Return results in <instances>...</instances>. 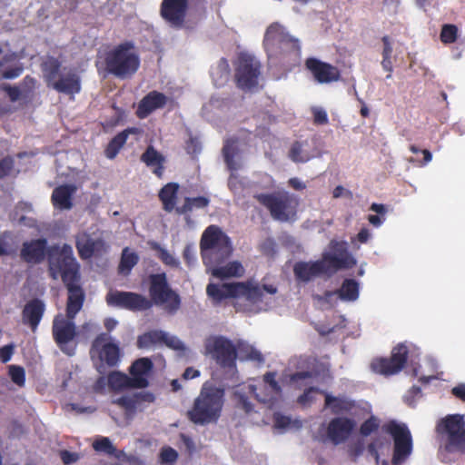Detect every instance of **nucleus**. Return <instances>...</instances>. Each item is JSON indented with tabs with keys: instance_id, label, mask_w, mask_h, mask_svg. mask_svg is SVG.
<instances>
[{
	"instance_id": "ea45409f",
	"label": "nucleus",
	"mask_w": 465,
	"mask_h": 465,
	"mask_svg": "<svg viewBox=\"0 0 465 465\" xmlns=\"http://www.w3.org/2000/svg\"><path fill=\"white\" fill-rule=\"evenodd\" d=\"M165 338V332L163 331H150L142 335L137 339V346L139 348H149L157 343H163Z\"/></svg>"
},
{
	"instance_id": "bf43d9fd",
	"label": "nucleus",
	"mask_w": 465,
	"mask_h": 465,
	"mask_svg": "<svg viewBox=\"0 0 465 465\" xmlns=\"http://www.w3.org/2000/svg\"><path fill=\"white\" fill-rule=\"evenodd\" d=\"M183 258L188 266H191L195 262V248L193 244L188 243L185 245L183 252Z\"/></svg>"
},
{
	"instance_id": "b1692460",
	"label": "nucleus",
	"mask_w": 465,
	"mask_h": 465,
	"mask_svg": "<svg viewBox=\"0 0 465 465\" xmlns=\"http://www.w3.org/2000/svg\"><path fill=\"white\" fill-rule=\"evenodd\" d=\"M325 268L320 260L315 262H298L293 266V273L296 280L307 282L314 277L324 274Z\"/></svg>"
},
{
	"instance_id": "20e7f679",
	"label": "nucleus",
	"mask_w": 465,
	"mask_h": 465,
	"mask_svg": "<svg viewBox=\"0 0 465 465\" xmlns=\"http://www.w3.org/2000/svg\"><path fill=\"white\" fill-rule=\"evenodd\" d=\"M275 294L277 288L273 285L263 284L260 286L251 281L230 283H209L206 293L213 305H219L226 299H244L252 304L262 301L263 292Z\"/></svg>"
},
{
	"instance_id": "0e129e2a",
	"label": "nucleus",
	"mask_w": 465,
	"mask_h": 465,
	"mask_svg": "<svg viewBox=\"0 0 465 465\" xmlns=\"http://www.w3.org/2000/svg\"><path fill=\"white\" fill-rule=\"evenodd\" d=\"M319 390L315 387H310L304 391V392L299 396L298 402L301 404H306L313 401V393Z\"/></svg>"
},
{
	"instance_id": "f03ea898",
	"label": "nucleus",
	"mask_w": 465,
	"mask_h": 465,
	"mask_svg": "<svg viewBox=\"0 0 465 465\" xmlns=\"http://www.w3.org/2000/svg\"><path fill=\"white\" fill-rule=\"evenodd\" d=\"M48 272L52 279L61 277L68 291L65 316L74 318L82 309L84 293L78 285L79 264L74 257L73 248L68 244L53 245L48 252Z\"/></svg>"
},
{
	"instance_id": "603ef678",
	"label": "nucleus",
	"mask_w": 465,
	"mask_h": 465,
	"mask_svg": "<svg viewBox=\"0 0 465 465\" xmlns=\"http://www.w3.org/2000/svg\"><path fill=\"white\" fill-rule=\"evenodd\" d=\"M15 167V160L12 156H5L0 160V180L8 176Z\"/></svg>"
},
{
	"instance_id": "4c0bfd02",
	"label": "nucleus",
	"mask_w": 465,
	"mask_h": 465,
	"mask_svg": "<svg viewBox=\"0 0 465 465\" xmlns=\"http://www.w3.org/2000/svg\"><path fill=\"white\" fill-rule=\"evenodd\" d=\"M333 256H336L341 259H346L348 262H351L353 265H356V259L352 256V254L349 252L348 243L344 241H336L331 240L329 243V252Z\"/></svg>"
},
{
	"instance_id": "13d9d810",
	"label": "nucleus",
	"mask_w": 465,
	"mask_h": 465,
	"mask_svg": "<svg viewBox=\"0 0 465 465\" xmlns=\"http://www.w3.org/2000/svg\"><path fill=\"white\" fill-rule=\"evenodd\" d=\"M163 343H164L167 347L176 351H182L184 349L183 343L178 338L175 336H170L166 332Z\"/></svg>"
},
{
	"instance_id": "aec40b11",
	"label": "nucleus",
	"mask_w": 465,
	"mask_h": 465,
	"mask_svg": "<svg viewBox=\"0 0 465 465\" xmlns=\"http://www.w3.org/2000/svg\"><path fill=\"white\" fill-rule=\"evenodd\" d=\"M45 312V302L38 298L28 301L22 310V322L35 332Z\"/></svg>"
},
{
	"instance_id": "7ed1b4c3",
	"label": "nucleus",
	"mask_w": 465,
	"mask_h": 465,
	"mask_svg": "<svg viewBox=\"0 0 465 465\" xmlns=\"http://www.w3.org/2000/svg\"><path fill=\"white\" fill-rule=\"evenodd\" d=\"M98 69L119 79L131 78L140 67V57L133 42L125 41L99 56Z\"/></svg>"
},
{
	"instance_id": "0eeeda50",
	"label": "nucleus",
	"mask_w": 465,
	"mask_h": 465,
	"mask_svg": "<svg viewBox=\"0 0 465 465\" xmlns=\"http://www.w3.org/2000/svg\"><path fill=\"white\" fill-rule=\"evenodd\" d=\"M263 46L270 57H299L301 54L300 41L291 35L285 27L277 22L267 27L263 38Z\"/></svg>"
},
{
	"instance_id": "09e8293b",
	"label": "nucleus",
	"mask_w": 465,
	"mask_h": 465,
	"mask_svg": "<svg viewBox=\"0 0 465 465\" xmlns=\"http://www.w3.org/2000/svg\"><path fill=\"white\" fill-rule=\"evenodd\" d=\"M8 369L12 381L19 387H24L25 384V369L18 365H10Z\"/></svg>"
},
{
	"instance_id": "4be33fe9",
	"label": "nucleus",
	"mask_w": 465,
	"mask_h": 465,
	"mask_svg": "<svg viewBox=\"0 0 465 465\" xmlns=\"http://www.w3.org/2000/svg\"><path fill=\"white\" fill-rule=\"evenodd\" d=\"M5 46L8 52L0 59V79H15L23 74L24 65L17 53L9 50V44L5 43Z\"/></svg>"
},
{
	"instance_id": "a19ab883",
	"label": "nucleus",
	"mask_w": 465,
	"mask_h": 465,
	"mask_svg": "<svg viewBox=\"0 0 465 465\" xmlns=\"http://www.w3.org/2000/svg\"><path fill=\"white\" fill-rule=\"evenodd\" d=\"M93 448L97 452H103L110 456H114L117 459H120L122 455H124V451L117 450L114 446L112 444L108 438H101L94 441Z\"/></svg>"
},
{
	"instance_id": "7c9ffc66",
	"label": "nucleus",
	"mask_w": 465,
	"mask_h": 465,
	"mask_svg": "<svg viewBox=\"0 0 465 465\" xmlns=\"http://www.w3.org/2000/svg\"><path fill=\"white\" fill-rule=\"evenodd\" d=\"M153 368V364L149 358H140L133 362L129 371L132 379H142L143 386L136 389L146 388L149 385L148 376Z\"/></svg>"
},
{
	"instance_id": "de8ad7c7",
	"label": "nucleus",
	"mask_w": 465,
	"mask_h": 465,
	"mask_svg": "<svg viewBox=\"0 0 465 465\" xmlns=\"http://www.w3.org/2000/svg\"><path fill=\"white\" fill-rule=\"evenodd\" d=\"M153 248L158 251V257L163 264L172 268H178L179 261L173 257L167 250L162 248L158 243H153Z\"/></svg>"
},
{
	"instance_id": "052dcab7",
	"label": "nucleus",
	"mask_w": 465,
	"mask_h": 465,
	"mask_svg": "<svg viewBox=\"0 0 465 465\" xmlns=\"http://www.w3.org/2000/svg\"><path fill=\"white\" fill-rule=\"evenodd\" d=\"M273 421L275 428L285 429L291 424V419L288 416L282 415L279 412L274 413Z\"/></svg>"
},
{
	"instance_id": "6e6552de",
	"label": "nucleus",
	"mask_w": 465,
	"mask_h": 465,
	"mask_svg": "<svg viewBox=\"0 0 465 465\" xmlns=\"http://www.w3.org/2000/svg\"><path fill=\"white\" fill-rule=\"evenodd\" d=\"M43 77L46 85L61 94H74L80 92L79 76L73 72L59 74L61 62L53 56H48L41 64Z\"/></svg>"
},
{
	"instance_id": "4468645a",
	"label": "nucleus",
	"mask_w": 465,
	"mask_h": 465,
	"mask_svg": "<svg viewBox=\"0 0 465 465\" xmlns=\"http://www.w3.org/2000/svg\"><path fill=\"white\" fill-rule=\"evenodd\" d=\"M261 63L252 55L241 54L234 68V79L238 88L248 91L258 85Z\"/></svg>"
},
{
	"instance_id": "6ab92c4d",
	"label": "nucleus",
	"mask_w": 465,
	"mask_h": 465,
	"mask_svg": "<svg viewBox=\"0 0 465 465\" xmlns=\"http://www.w3.org/2000/svg\"><path fill=\"white\" fill-rule=\"evenodd\" d=\"M53 246L47 248V240L39 238L25 242L20 251V257L27 263L38 264L45 260V255Z\"/></svg>"
},
{
	"instance_id": "e2e57ef3",
	"label": "nucleus",
	"mask_w": 465,
	"mask_h": 465,
	"mask_svg": "<svg viewBox=\"0 0 465 465\" xmlns=\"http://www.w3.org/2000/svg\"><path fill=\"white\" fill-rule=\"evenodd\" d=\"M60 458L64 464L69 465L76 462L79 459V456L75 452L64 450L60 451Z\"/></svg>"
},
{
	"instance_id": "39448f33",
	"label": "nucleus",
	"mask_w": 465,
	"mask_h": 465,
	"mask_svg": "<svg viewBox=\"0 0 465 465\" xmlns=\"http://www.w3.org/2000/svg\"><path fill=\"white\" fill-rule=\"evenodd\" d=\"M223 403L224 390L205 383L192 408L187 411V418L196 425L214 423L221 416Z\"/></svg>"
},
{
	"instance_id": "37998d69",
	"label": "nucleus",
	"mask_w": 465,
	"mask_h": 465,
	"mask_svg": "<svg viewBox=\"0 0 465 465\" xmlns=\"http://www.w3.org/2000/svg\"><path fill=\"white\" fill-rule=\"evenodd\" d=\"M459 28L456 25L453 24H444L441 26L440 39V42L444 45H450L457 41L458 39Z\"/></svg>"
},
{
	"instance_id": "f257e3e1",
	"label": "nucleus",
	"mask_w": 465,
	"mask_h": 465,
	"mask_svg": "<svg viewBox=\"0 0 465 465\" xmlns=\"http://www.w3.org/2000/svg\"><path fill=\"white\" fill-rule=\"evenodd\" d=\"M149 282L150 299L136 292L111 291L106 295V302L109 306L132 312L146 311L155 304L163 306L168 314H175L181 308L182 300L170 286L165 272L151 274Z\"/></svg>"
},
{
	"instance_id": "79ce46f5",
	"label": "nucleus",
	"mask_w": 465,
	"mask_h": 465,
	"mask_svg": "<svg viewBox=\"0 0 465 465\" xmlns=\"http://www.w3.org/2000/svg\"><path fill=\"white\" fill-rule=\"evenodd\" d=\"M113 403L123 408L127 414H133L139 409L135 393L116 398L113 401Z\"/></svg>"
},
{
	"instance_id": "e433bc0d",
	"label": "nucleus",
	"mask_w": 465,
	"mask_h": 465,
	"mask_svg": "<svg viewBox=\"0 0 465 465\" xmlns=\"http://www.w3.org/2000/svg\"><path fill=\"white\" fill-rule=\"evenodd\" d=\"M336 292L342 301H356L359 297V283L353 279H345Z\"/></svg>"
},
{
	"instance_id": "423d86ee",
	"label": "nucleus",
	"mask_w": 465,
	"mask_h": 465,
	"mask_svg": "<svg viewBox=\"0 0 465 465\" xmlns=\"http://www.w3.org/2000/svg\"><path fill=\"white\" fill-rule=\"evenodd\" d=\"M200 249L205 266L222 264L232 252L229 236L217 225H210L204 230L200 241Z\"/></svg>"
},
{
	"instance_id": "1a4fd4ad",
	"label": "nucleus",
	"mask_w": 465,
	"mask_h": 465,
	"mask_svg": "<svg viewBox=\"0 0 465 465\" xmlns=\"http://www.w3.org/2000/svg\"><path fill=\"white\" fill-rule=\"evenodd\" d=\"M382 430L389 434L393 440L392 465H401L411 455L413 450V440L411 432L405 423L391 420L381 427Z\"/></svg>"
},
{
	"instance_id": "5fc2aeb1",
	"label": "nucleus",
	"mask_w": 465,
	"mask_h": 465,
	"mask_svg": "<svg viewBox=\"0 0 465 465\" xmlns=\"http://www.w3.org/2000/svg\"><path fill=\"white\" fill-rule=\"evenodd\" d=\"M36 81L34 77L30 75H26L22 83L20 90L23 94L24 98H27L32 93L34 92V89L35 87Z\"/></svg>"
},
{
	"instance_id": "cd10ccee",
	"label": "nucleus",
	"mask_w": 465,
	"mask_h": 465,
	"mask_svg": "<svg viewBox=\"0 0 465 465\" xmlns=\"http://www.w3.org/2000/svg\"><path fill=\"white\" fill-rule=\"evenodd\" d=\"M324 405L330 408L332 414L341 415L351 413L356 407V402L345 396H332L326 393Z\"/></svg>"
},
{
	"instance_id": "864d4df0",
	"label": "nucleus",
	"mask_w": 465,
	"mask_h": 465,
	"mask_svg": "<svg viewBox=\"0 0 465 465\" xmlns=\"http://www.w3.org/2000/svg\"><path fill=\"white\" fill-rule=\"evenodd\" d=\"M385 443V440L381 438L374 439L371 443L367 446V450L370 455L374 458L376 463L380 460V453L379 450L382 448Z\"/></svg>"
},
{
	"instance_id": "412c9836",
	"label": "nucleus",
	"mask_w": 465,
	"mask_h": 465,
	"mask_svg": "<svg viewBox=\"0 0 465 465\" xmlns=\"http://www.w3.org/2000/svg\"><path fill=\"white\" fill-rule=\"evenodd\" d=\"M168 102V97L158 91H151L139 102L135 114L139 119L148 117L157 109L163 108Z\"/></svg>"
},
{
	"instance_id": "58836bf2",
	"label": "nucleus",
	"mask_w": 465,
	"mask_h": 465,
	"mask_svg": "<svg viewBox=\"0 0 465 465\" xmlns=\"http://www.w3.org/2000/svg\"><path fill=\"white\" fill-rule=\"evenodd\" d=\"M210 200L205 196L185 197L182 206L176 207L175 211L178 214H185L192 212L194 208L203 209L209 205Z\"/></svg>"
},
{
	"instance_id": "473e14b6",
	"label": "nucleus",
	"mask_w": 465,
	"mask_h": 465,
	"mask_svg": "<svg viewBox=\"0 0 465 465\" xmlns=\"http://www.w3.org/2000/svg\"><path fill=\"white\" fill-rule=\"evenodd\" d=\"M320 262H322V266L325 268L323 273L328 275H331L340 270L351 269L355 266L351 262H348L346 259H340L328 252L322 253Z\"/></svg>"
},
{
	"instance_id": "c756f323",
	"label": "nucleus",
	"mask_w": 465,
	"mask_h": 465,
	"mask_svg": "<svg viewBox=\"0 0 465 465\" xmlns=\"http://www.w3.org/2000/svg\"><path fill=\"white\" fill-rule=\"evenodd\" d=\"M142 381V379H132L130 376L119 371L111 372L107 378L108 386L113 391L143 386L144 383Z\"/></svg>"
},
{
	"instance_id": "c9c22d12",
	"label": "nucleus",
	"mask_w": 465,
	"mask_h": 465,
	"mask_svg": "<svg viewBox=\"0 0 465 465\" xmlns=\"http://www.w3.org/2000/svg\"><path fill=\"white\" fill-rule=\"evenodd\" d=\"M99 358L102 362H104L108 367H114L120 360V349L114 343H105L100 352Z\"/></svg>"
},
{
	"instance_id": "72a5a7b5",
	"label": "nucleus",
	"mask_w": 465,
	"mask_h": 465,
	"mask_svg": "<svg viewBox=\"0 0 465 465\" xmlns=\"http://www.w3.org/2000/svg\"><path fill=\"white\" fill-rule=\"evenodd\" d=\"M179 185L175 183L165 184L159 192V199L163 203V210L171 213L174 210Z\"/></svg>"
},
{
	"instance_id": "9d476101",
	"label": "nucleus",
	"mask_w": 465,
	"mask_h": 465,
	"mask_svg": "<svg viewBox=\"0 0 465 465\" xmlns=\"http://www.w3.org/2000/svg\"><path fill=\"white\" fill-rule=\"evenodd\" d=\"M74 319L58 313L52 323L53 339L61 351L67 356H74L76 352L79 331Z\"/></svg>"
},
{
	"instance_id": "4d7b16f0",
	"label": "nucleus",
	"mask_w": 465,
	"mask_h": 465,
	"mask_svg": "<svg viewBox=\"0 0 465 465\" xmlns=\"http://www.w3.org/2000/svg\"><path fill=\"white\" fill-rule=\"evenodd\" d=\"M313 123L317 125H324L328 124V114L322 108H313Z\"/></svg>"
},
{
	"instance_id": "f3484780",
	"label": "nucleus",
	"mask_w": 465,
	"mask_h": 465,
	"mask_svg": "<svg viewBox=\"0 0 465 465\" xmlns=\"http://www.w3.org/2000/svg\"><path fill=\"white\" fill-rule=\"evenodd\" d=\"M305 69L318 84H331L341 79L340 69L316 57H308L304 63Z\"/></svg>"
},
{
	"instance_id": "774afa93",
	"label": "nucleus",
	"mask_w": 465,
	"mask_h": 465,
	"mask_svg": "<svg viewBox=\"0 0 465 465\" xmlns=\"http://www.w3.org/2000/svg\"><path fill=\"white\" fill-rule=\"evenodd\" d=\"M451 393L460 401L465 402V383H460L452 388Z\"/></svg>"
},
{
	"instance_id": "6e6d98bb",
	"label": "nucleus",
	"mask_w": 465,
	"mask_h": 465,
	"mask_svg": "<svg viewBox=\"0 0 465 465\" xmlns=\"http://www.w3.org/2000/svg\"><path fill=\"white\" fill-rule=\"evenodd\" d=\"M76 248L82 260H87V238L85 233L78 236L76 239Z\"/></svg>"
},
{
	"instance_id": "a211bd4d",
	"label": "nucleus",
	"mask_w": 465,
	"mask_h": 465,
	"mask_svg": "<svg viewBox=\"0 0 465 465\" xmlns=\"http://www.w3.org/2000/svg\"><path fill=\"white\" fill-rule=\"evenodd\" d=\"M355 426L356 422L353 419L335 417L328 424L327 436L334 445L341 444L349 439Z\"/></svg>"
},
{
	"instance_id": "49530a36",
	"label": "nucleus",
	"mask_w": 465,
	"mask_h": 465,
	"mask_svg": "<svg viewBox=\"0 0 465 465\" xmlns=\"http://www.w3.org/2000/svg\"><path fill=\"white\" fill-rule=\"evenodd\" d=\"M239 351L241 357H242L244 359L256 361L259 362L263 361L262 354L259 351H257L256 349H254L253 347H252L250 345L239 343L237 351Z\"/></svg>"
},
{
	"instance_id": "393cba45",
	"label": "nucleus",
	"mask_w": 465,
	"mask_h": 465,
	"mask_svg": "<svg viewBox=\"0 0 465 465\" xmlns=\"http://www.w3.org/2000/svg\"><path fill=\"white\" fill-rule=\"evenodd\" d=\"M76 189L74 184H63L55 187L51 196L54 207L59 210H70L73 207V196Z\"/></svg>"
},
{
	"instance_id": "8fccbe9b",
	"label": "nucleus",
	"mask_w": 465,
	"mask_h": 465,
	"mask_svg": "<svg viewBox=\"0 0 465 465\" xmlns=\"http://www.w3.org/2000/svg\"><path fill=\"white\" fill-rule=\"evenodd\" d=\"M178 459L177 451L171 447H164L160 452V460L163 464H173Z\"/></svg>"
},
{
	"instance_id": "9b49d317",
	"label": "nucleus",
	"mask_w": 465,
	"mask_h": 465,
	"mask_svg": "<svg viewBox=\"0 0 465 465\" xmlns=\"http://www.w3.org/2000/svg\"><path fill=\"white\" fill-rule=\"evenodd\" d=\"M254 198L270 212L273 220L288 222L296 215L298 203L288 193H258Z\"/></svg>"
},
{
	"instance_id": "3c124183",
	"label": "nucleus",
	"mask_w": 465,
	"mask_h": 465,
	"mask_svg": "<svg viewBox=\"0 0 465 465\" xmlns=\"http://www.w3.org/2000/svg\"><path fill=\"white\" fill-rule=\"evenodd\" d=\"M0 90L4 91L7 96L9 97V100L12 103L17 102L21 97H23V94L19 87L17 86H12L8 84H3L0 85Z\"/></svg>"
},
{
	"instance_id": "a878e982",
	"label": "nucleus",
	"mask_w": 465,
	"mask_h": 465,
	"mask_svg": "<svg viewBox=\"0 0 465 465\" xmlns=\"http://www.w3.org/2000/svg\"><path fill=\"white\" fill-rule=\"evenodd\" d=\"M109 245L102 239L91 241L89 238V268L94 269V264L101 269L107 266L106 254Z\"/></svg>"
},
{
	"instance_id": "5701e85b",
	"label": "nucleus",
	"mask_w": 465,
	"mask_h": 465,
	"mask_svg": "<svg viewBox=\"0 0 465 465\" xmlns=\"http://www.w3.org/2000/svg\"><path fill=\"white\" fill-rule=\"evenodd\" d=\"M263 382L264 385L262 388L259 389L260 391H257V389L253 388V393L257 401L262 403H268L273 400L274 395L281 392V386L276 381L275 372H266L263 375Z\"/></svg>"
},
{
	"instance_id": "f8f14e48",
	"label": "nucleus",
	"mask_w": 465,
	"mask_h": 465,
	"mask_svg": "<svg viewBox=\"0 0 465 465\" xmlns=\"http://www.w3.org/2000/svg\"><path fill=\"white\" fill-rule=\"evenodd\" d=\"M437 431L446 436L445 450L447 451H465V420L463 415H448L438 423Z\"/></svg>"
},
{
	"instance_id": "a18cd8bd",
	"label": "nucleus",
	"mask_w": 465,
	"mask_h": 465,
	"mask_svg": "<svg viewBox=\"0 0 465 465\" xmlns=\"http://www.w3.org/2000/svg\"><path fill=\"white\" fill-rule=\"evenodd\" d=\"M381 427V420L371 415L366 420H364L360 427V434L362 437H368L371 434L376 432Z\"/></svg>"
},
{
	"instance_id": "2eb2a0df",
	"label": "nucleus",
	"mask_w": 465,
	"mask_h": 465,
	"mask_svg": "<svg viewBox=\"0 0 465 465\" xmlns=\"http://www.w3.org/2000/svg\"><path fill=\"white\" fill-rule=\"evenodd\" d=\"M205 0H163L160 5V15L171 27H184L186 16L191 6H203Z\"/></svg>"
},
{
	"instance_id": "bb28decb",
	"label": "nucleus",
	"mask_w": 465,
	"mask_h": 465,
	"mask_svg": "<svg viewBox=\"0 0 465 465\" xmlns=\"http://www.w3.org/2000/svg\"><path fill=\"white\" fill-rule=\"evenodd\" d=\"M207 271L211 274L220 280H225L232 277H241L244 273V268L238 261H233L220 266V264H213L206 266Z\"/></svg>"
},
{
	"instance_id": "2f4dec72",
	"label": "nucleus",
	"mask_w": 465,
	"mask_h": 465,
	"mask_svg": "<svg viewBox=\"0 0 465 465\" xmlns=\"http://www.w3.org/2000/svg\"><path fill=\"white\" fill-rule=\"evenodd\" d=\"M141 161L149 167H153V173L162 177L163 173V156L158 153L153 146L150 145L141 155Z\"/></svg>"
},
{
	"instance_id": "680f3d73",
	"label": "nucleus",
	"mask_w": 465,
	"mask_h": 465,
	"mask_svg": "<svg viewBox=\"0 0 465 465\" xmlns=\"http://www.w3.org/2000/svg\"><path fill=\"white\" fill-rule=\"evenodd\" d=\"M135 396H136L139 409H142V404L143 402L152 403L155 400L154 394L150 391L135 392Z\"/></svg>"
},
{
	"instance_id": "dca6fc26",
	"label": "nucleus",
	"mask_w": 465,
	"mask_h": 465,
	"mask_svg": "<svg viewBox=\"0 0 465 465\" xmlns=\"http://www.w3.org/2000/svg\"><path fill=\"white\" fill-rule=\"evenodd\" d=\"M409 355L408 347L404 343H399L393 347L391 357L376 358L371 361V370L384 376L399 373L405 366Z\"/></svg>"
},
{
	"instance_id": "c03bdc74",
	"label": "nucleus",
	"mask_w": 465,
	"mask_h": 465,
	"mask_svg": "<svg viewBox=\"0 0 465 465\" xmlns=\"http://www.w3.org/2000/svg\"><path fill=\"white\" fill-rule=\"evenodd\" d=\"M303 143L299 141H295L289 151V158L294 163H306L311 159L308 153L302 150Z\"/></svg>"
},
{
	"instance_id": "69168bd1",
	"label": "nucleus",
	"mask_w": 465,
	"mask_h": 465,
	"mask_svg": "<svg viewBox=\"0 0 465 465\" xmlns=\"http://www.w3.org/2000/svg\"><path fill=\"white\" fill-rule=\"evenodd\" d=\"M15 346L13 344H7L0 348V360L5 363L9 361L14 354Z\"/></svg>"
},
{
	"instance_id": "f704fd0d",
	"label": "nucleus",
	"mask_w": 465,
	"mask_h": 465,
	"mask_svg": "<svg viewBox=\"0 0 465 465\" xmlns=\"http://www.w3.org/2000/svg\"><path fill=\"white\" fill-rule=\"evenodd\" d=\"M139 262L138 254L129 247H124L122 251L120 262L118 265V273L127 276L131 273L133 268Z\"/></svg>"
},
{
	"instance_id": "338daca9",
	"label": "nucleus",
	"mask_w": 465,
	"mask_h": 465,
	"mask_svg": "<svg viewBox=\"0 0 465 465\" xmlns=\"http://www.w3.org/2000/svg\"><path fill=\"white\" fill-rule=\"evenodd\" d=\"M223 157L232 155L235 156L236 154V146L234 140H227L223 148Z\"/></svg>"
},
{
	"instance_id": "ddd939ff",
	"label": "nucleus",
	"mask_w": 465,
	"mask_h": 465,
	"mask_svg": "<svg viewBox=\"0 0 465 465\" xmlns=\"http://www.w3.org/2000/svg\"><path fill=\"white\" fill-rule=\"evenodd\" d=\"M205 351L222 369L235 370L238 357L237 347L224 336H214L206 340Z\"/></svg>"
},
{
	"instance_id": "c85d7f7f",
	"label": "nucleus",
	"mask_w": 465,
	"mask_h": 465,
	"mask_svg": "<svg viewBox=\"0 0 465 465\" xmlns=\"http://www.w3.org/2000/svg\"><path fill=\"white\" fill-rule=\"evenodd\" d=\"M140 134V129L136 127H128L124 131L118 133L115 136H114L110 142L108 143L105 150L104 155L108 159H114L116 155L119 153L120 150L125 144L127 138L130 134Z\"/></svg>"
}]
</instances>
